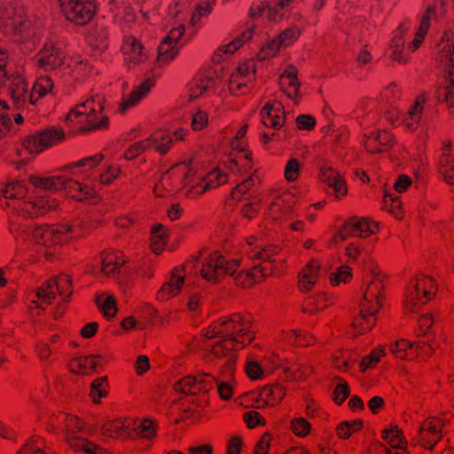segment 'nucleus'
<instances>
[{
	"label": "nucleus",
	"mask_w": 454,
	"mask_h": 454,
	"mask_svg": "<svg viewBox=\"0 0 454 454\" xmlns=\"http://www.w3.org/2000/svg\"><path fill=\"white\" fill-rule=\"evenodd\" d=\"M148 137L130 145L124 152V158L132 160L137 158L145 150L150 149Z\"/></svg>",
	"instance_id": "obj_59"
},
{
	"label": "nucleus",
	"mask_w": 454,
	"mask_h": 454,
	"mask_svg": "<svg viewBox=\"0 0 454 454\" xmlns=\"http://www.w3.org/2000/svg\"><path fill=\"white\" fill-rule=\"evenodd\" d=\"M10 232L27 245L34 261L44 258L47 262L55 259L58 247L67 243L74 232L73 225H27L12 219L9 224Z\"/></svg>",
	"instance_id": "obj_1"
},
{
	"label": "nucleus",
	"mask_w": 454,
	"mask_h": 454,
	"mask_svg": "<svg viewBox=\"0 0 454 454\" xmlns=\"http://www.w3.org/2000/svg\"><path fill=\"white\" fill-rule=\"evenodd\" d=\"M62 179L60 178V176H49V177H42L38 176L32 175L28 178V182L35 186V188L39 189H45V190H53V191H59L61 190V185L63 183H61Z\"/></svg>",
	"instance_id": "obj_49"
},
{
	"label": "nucleus",
	"mask_w": 454,
	"mask_h": 454,
	"mask_svg": "<svg viewBox=\"0 0 454 454\" xmlns=\"http://www.w3.org/2000/svg\"><path fill=\"white\" fill-rule=\"evenodd\" d=\"M389 348L395 357L412 360L418 356L419 349L427 352V348H430V346L426 342H410L405 339H401L391 344Z\"/></svg>",
	"instance_id": "obj_27"
},
{
	"label": "nucleus",
	"mask_w": 454,
	"mask_h": 454,
	"mask_svg": "<svg viewBox=\"0 0 454 454\" xmlns=\"http://www.w3.org/2000/svg\"><path fill=\"white\" fill-rule=\"evenodd\" d=\"M286 339L294 345L300 347L309 346L315 341L314 336L308 333L302 332L301 330L291 331L286 334Z\"/></svg>",
	"instance_id": "obj_57"
},
{
	"label": "nucleus",
	"mask_w": 454,
	"mask_h": 454,
	"mask_svg": "<svg viewBox=\"0 0 454 454\" xmlns=\"http://www.w3.org/2000/svg\"><path fill=\"white\" fill-rule=\"evenodd\" d=\"M99 359H102V356L96 355L72 358L68 363V370L74 374H90L95 372L98 367H102Z\"/></svg>",
	"instance_id": "obj_28"
},
{
	"label": "nucleus",
	"mask_w": 454,
	"mask_h": 454,
	"mask_svg": "<svg viewBox=\"0 0 454 454\" xmlns=\"http://www.w3.org/2000/svg\"><path fill=\"white\" fill-rule=\"evenodd\" d=\"M59 3L65 18L78 26L90 22L97 11L95 0H59Z\"/></svg>",
	"instance_id": "obj_8"
},
{
	"label": "nucleus",
	"mask_w": 454,
	"mask_h": 454,
	"mask_svg": "<svg viewBox=\"0 0 454 454\" xmlns=\"http://www.w3.org/2000/svg\"><path fill=\"white\" fill-rule=\"evenodd\" d=\"M168 236V231L163 224L156 223L152 226L150 245L153 253L160 254L165 249Z\"/></svg>",
	"instance_id": "obj_43"
},
{
	"label": "nucleus",
	"mask_w": 454,
	"mask_h": 454,
	"mask_svg": "<svg viewBox=\"0 0 454 454\" xmlns=\"http://www.w3.org/2000/svg\"><path fill=\"white\" fill-rule=\"evenodd\" d=\"M267 265H255L248 270L238 271V269L233 274H229L233 277L236 286L243 288H250L255 284L261 283L265 277L272 275L271 267Z\"/></svg>",
	"instance_id": "obj_19"
},
{
	"label": "nucleus",
	"mask_w": 454,
	"mask_h": 454,
	"mask_svg": "<svg viewBox=\"0 0 454 454\" xmlns=\"http://www.w3.org/2000/svg\"><path fill=\"white\" fill-rule=\"evenodd\" d=\"M131 419H113L105 422L101 432L104 436L113 439H129Z\"/></svg>",
	"instance_id": "obj_29"
},
{
	"label": "nucleus",
	"mask_w": 454,
	"mask_h": 454,
	"mask_svg": "<svg viewBox=\"0 0 454 454\" xmlns=\"http://www.w3.org/2000/svg\"><path fill=\"white\" fill-rule=\"evenodd\" d=\"M254 319L248 313H234L214 321L204 333L207 339L228 338L239 347L249 345L254 339Z\"/></svg>",
	"instance_id": "obj_2"
},
{
	"label": "nucleus",
	"mask_w": 454,
	"mask_h": 454,
	"mask_svg": "<svg viewBox=\"0 0 454 454\" xmlns=\"http://www.w3.org/2000/svg\"><path fill=\"white\" fill-rule=\"evenodd\" d=\"M279 250L280 249L277 246L269 245L260 248H251L247 254L251 259L256 258L262 260L258 265H267L266 267H271L272 274H274L273 265L277 262L276 259H274V256L278 255Z\"/></svg>",
	"instance_id": "obj_39"
},
{
	"label": "nucleus",
	"mask_w": 454,
	"mask_h": 454,
	"mask_svg": "<svg viewBox=\"0 0 454 454\" xmlns=\"http://www.w3.org/2000/svg\"><path fill=\"white\" fill-rule=\"evenodd\" d=\"M190 261L186 263L176 267L167 282H165L156 294V298L159 301H168L170 298L177 295L184 286L185 277V268L189 265Z\"/></svg>",
	"instance_id": "obj_18"
},
{
	"label": "nucleus",
	"mask_w": 454,
	"mask_h": 454,
	"mask_svg": "<svg viewBox=\"0 0 454 454\" xmlns=\"http://www.w3.org/2000/svg\"><path fill=\"white\" fill-rule=\"evenodd\" d=\"M263 125L274 129H281L286 121V113L280 102H268L261 110Z\"/></svg>",
	"instance_id": "obj_24"
},
{
	"label": "nucleus",
	"mask_w": 454,
	"mask_h": 454,
	"mask_svg": "<svg viewBox=\"0 0 454 454\" xmlns=\"http://www.w3.org/2000/svg\"><path fill=\"white\" fill-rule=\"evenodd\" d=\"M85 116V125L79 128L81 133H87L95 130L107 129L109 127V118L107 115L98 114V113L83 114L82 116Z\"/></svg>",
	"instance_id": "obj_41"
},
{
	"label": "nucleus",
	"mask_w": 454,
	"mask_h": 454,
	"mask_svg": "<svg viewBox=\"0 0 454 454\" xmlns=\"http://www.w3.org/2000/svg\"><path fill=\"white\" fill-rule=\"evenodd\" d=\"M258 177L251 175L241 183H239L231 192V197L236 200H240L242 196L247 193L251 187L255 184Z\"/></svg>",
	"instance_id": "obj_62"
},
{
	"label": "nucleus",
	"mask_w": 454,
	"mask_h": 454,
	"mask_svg": "<svg viewBox=\"0 0 454 454\" xmlns=\"http://www.w3.org/2000/svg\"><path fill=\"white\" fill-rule=\"evenodd\" d=\"M179 51V47L165 38L158 47V62L167 64L172 60Z\"/></svg>",
	"instance_id": "obj_51"
},
{
	"label": "nucleus",
	"mask_w": 454,
	"mask_h": 454,
	"mask_svg": "<svg viewBox=\"0 0 454 454\" xmlns=\"http://www.w3.org/2000/svg\"><path fill=\"white\" fill-rule=\"evenodd\" d=\"M427 101V97L426 93H420L411 106L403 121V125L408 130L414 131L418 129Z\"/></svg>",
	"instance_id": "obj_30"
},
{
	"label": "nucleus",
	"mask_w": 454,
	"mask_h": 454,
	"mask_svg": "<svg viewBox=\"0 0 454 454\" xmlns=\"http://www.w3.org/2000/svg\"><path fill=\"white\" fill-rule=\"evenodd\" d=\"M108 394L107 377H100L91 383L90 396L93 403H98L101 397L106 396Z\"/></svg>",
	"instance_id": "obj_53"
},
{
	"label": "nucleus",
	"mask_w": 454,
	"mask_h": 454,
	"mask_svg": "<svg viewBox=\"0 0 454 454\" xmlns=\"http://www.w3.org/2000/svg\"><path fill=\"white\" fill-rule=\"evenodd\" d=\"M292 432L300 437L308 435L311 430V425L303 418H295L291 421Z\"/></svg>",
	"instance_id": "obj_63"
},
{
	"label": "nucleus",
	"mask_w": 454,
	"mask_h": 454,
	"mask_svg": "<svg viewBox=\"0 0 454 454\" xmlns=\"http://www.w3.org/2000/svg\"><path fill=\"white\" fill-rule=\"evenodd\" d=\"M320 264L316 260L309 262L301 270L298 286L300 291H310L317 281Z\"/></svg>",
	"instance_id": "obj_32"
},
{
	"label": "nucleus",
	"mask_w": 454,
	"mask_h": 454,
	"mask_svg": "<svg viewBox=\"0 0 454 454\" xmlns=\"http://www.w3.org/2000/svg\"><path fill=\"white\" fill-rule=\"evenodd\" d=\"M378 231V223L366 217L353 216L348 219L342 228L334 234L333 240L342 242L348 237L366 238Z\"/></svg>",
	"instance_id": "obj_9"
},
{
	"label": "nucleus",
	"mask_w": 454,
	"mask_h": 454,
	"mask_svg": "<svg viewBox=\"0 0 454 454\" xmlns=\"http://www.w3.org/2000/svg\"><path fill=\"white\" fill-rule=\"evenodd\" d=\"M301 35V29L293 26L282 31L278 36L262 47L257 53V59L261 61L275 57L281 47L293 44Z\"/></svg>",
	"instance_id": "obj_14"
},
{
	"label": "nucleus",
	"mask_w": 454,
	"mask_h": 454,
	"mask_svg": "<svg viewBox=\"0 0 454 454\" xmlns=\"http://www.w3.org/2000/svg\"><path fill=\"white\" fill-rule=\"evenodd\" d=\"M435 14V8L432 5L428 6L422 15L419 29L415 35V37L411 43L413 51L417 50L422 42L424 41L425 35H427L429 27L431 18Z\"/></svg>",
	"instance_id": "obj_47"
},
{
	"label": "nucleus",
	"mask_w": 454,
	"mask_h": 454,
	"mask_svg": "<svg viewBox=\"0 0 454 454\" xmlns=\"http://www.w3.org/2000/svg\"><path fill=\"white\" fill-rule=\"evenodd\" d=\"M319 179L334 191L336 197L341 198L347 195L348 187L343 176L329 165H323L320 168Z\"/></svg>",
	"instance_id": "obj_23"
},
{
	"label": "nucleus",
	"mask_w": 454,
	"mask_h": 454,
	"mask_svg": "<svg viewBox=\"0 0 454 454\" xmlns=\"http://www.w3.org/2000/svg\"><path fill=\"white\" fill-rule=\"evenodd\" d=\"M60 178L62 179L61 183H63L61 190H66L75 200H83L86 198L92 197L94 191L90 186L65 176H60Z\"/></svg>",
	"instance_id": "obj_38"
},
{
	"label": "nucleus",
	"mask_w": 454,
	"mask_h": 454,
	"mask_svg": "<svg viewBox=\"0 0 454 454\" xmlns=\"http://www.w3.org/2000/svg\"><path fill=\"white\" fill-rule=\"evenodd\" d=\"M27 14L22 7L8 5L0 12V27L7 35L21 34L26 27Z\"/></svg>",
	"instance_id": "obj_11"
},
{
	"label": "nucleus",
	"mask_w": 454,
	"mask_h": 454,
	"mask_svg": "<svg viewBox=\"0 0 454 454\" xmlns=\"http://www.w3.org/2000/svg\"><path fill=\"white\" fill-rule=\"evenodd\" d=\"M8 92L12 98V106L22 113L28 111L29 93L28 84L22 75H16L9 80Z\"/></svg>",
	"instance_id": "obj_17"
},
{
	"label": "nucleus",
	"mask_w": 454,
	"mask_h": 454,
	"mask_svg": "<svg viewBox=\"0 0 454 454\" xmlns=\"http://www.w3.org/2000/svg\"><path fill=\"white\" fill-rule=\"evenodd\" d=\"M382 439L394 449H400V451L388 450L386 454H411L403 445H407V441L403 435V431L397 426L391 427L389 429H384L381 432Z\"/></svg>",
	"instance_id": "obj_34"
},
{
	"label": "nucleus",
	"mask_w": 454,
	"mask_h": 454,
	"mask_svg": "<svg viewBox=\"0 0 454 454\" xmlns=\"http://www.w3.org/2000/svg\"><path fill=\"white\" fill-rule=\"evenodd\" d=\"M105 108V97L102 94H91L83 103L77 105L67 115V121H74L77 117L82 116L83 114L98 113L101 114Z\"/></svg>",
	"instance_id": "obj_25"
},
{
	"label": "nucleus",
	"mask_w": 454,
	"mask_h": 454,
	"mask_svg": "<svg viewBox=\"0 0 454 454\" xmlns=\"http://www.w3.org/2000/svg\"><path fill=\"white\" fill-rule=\"evenodd\" d=\"M65 138V133L60 129L49 128L28 137L24 141V146L31 153H38L53 145L61 142Z\"/></svg>",
	"instance_id": "obj_15"
},
{
	"label": "nucleus",
	"mask_w": 454,
	"mask_h": 454,
	"mask_svg": "<svg viewBox=\"0 0 454 454\" xmlns=\"http://www.w3.org/2000/svg\"><path fill=\"white\" fill-rule=\"evenodd\" d=\"M56 293L64 301H67L73 294L72 278L67 274H59L43 283L36 291L37 301H32L36 308L45 309V306L51 304L56 298Z\"/></svg>",
	"instance_id": "obj_6"
},
{
	"label": "nucleus",
	"mask_w": 454,
	"mask_h": 454,
	"mask_svg": "<svg viewBox=\"0 0 454 454\" xmlns=\"http://www.w3.org/2000/svg\"><path fill=\"white\" fill-rule=\"evenodd\" d=\"M129 439L152 440L156 436L157 425L150 419L132 421L130 423Z\"/></svg>",
	"instance_id": "obj_37"
},
{
	"label": "nucleus",
	"mask_w": 454,
	"mask_h": 454,
	"mask_svg": "<svg viewBox=\"0 0 454 454\" xmlns=\"http://www.w3.org/2000/svg\"><path fill=\"white\" fill-rule=\"evenodd\" d=\"M363 427L361 419L341 422L336 428L338 436L341 439H348L353 433L359 431Z\"/></svg>",
	"instance_id": "obj_56"
},
{
	"label": "nucleus",
	"mask_w": 454,
	"mask_h": 454,
	"mask_svg": "<svg viewBox=\"0 0 454 454\" xmlns=\"http://www.w3.org/2000/svg\"><path fill=\"white\" fill-rule=\"evenodd\" d=\"M69 447L72 450H74V451L81 450L86 454H110V452L106 449H105L90 441H88L84 437L70 438L69 439Z\"/></svg>",
	"instance_id": "obj_46"
},
{
	"label": "nucleus",
	"mask_w": 454,
	"mask_h": 454,
	"mask_svg": "<svg viewBox=\"0 0 454 454\" xmlns=\"http://www.w3.org/2000/svg\"><path fill=\"white\" fill-rule=\"evenodd\" d=\"M245 347H239L231 339L222 338L219 341L215 342L211 350L210 356L215 358L227 357V360L223 367V373H226L227 376H232L235 370V356L233 352L244 348Z\"/></svg>",
	"instance_id": "obj_16"
},
{
	"label": "nucleus",
	"mask_w": 454,
	"mask_h": 454,
	"mask_svg": "<svg viewBox=\"0 0 454 454\" xmlns=\"http://www.w3.org/2000/svg\"><path fill=\"white\" fill-rule=\"evenodd\" d=\"M125 263L123 254L120 251L105 252L102 254L101 270L110 275Z\"/></svg>",
	"instance_id": "obj_45"
},
{
	"label": "nucleus",
	"mask_w": 454,
	"mask_h": 454,
	"mask_svg": "<svg viewBox=\"0 0 454 454\" xmlns=\"http://www.w3.org/2000/svg\"><path fill=\"white\" fill-rule=\"evenodd\" d=\"M403 38L395 35L389 47V58L399 64H406L409 60V57L403 53Z\"/></svg>",
	"instance_id": "obj_50"
},
{
	"label": "nucleus",
	"mask_w": 454,
	"mask_h": 454,
	"mask_svg": "<svg viewBox=\"0 0 454 454\" xmlns=\"http://www.w3.org/2000/svg\"><path fill=\"white\" fill-rule=\"evenodd\" d=\"M52 423L55 428L64 433L65 440L68 445L70 438H82L79 434L84 432V423L80 418L71 414L60 413L55 419H52Z\"/></svg>",
	"instance_id": "obj_20"
},
{
	"label": "nucleus",
	"mask_w": 454,
	"mask_h": 454,
	"mask_svg": "<svg viewBox=\"0 0 454 454\" xmlns=\"http://www.w3.org/2000/svg\"><path fill=\"white\" fill-rule=\"evenodd\" d=\"M122 51L129 63L138 64L147 59V53L140 41L133 36H127L122 44Z\"/></svg>",
	"instance_id": "obj_33"
},
{
	"label": "nucleus",
	"mask_w": 454,
	"mask_h": 454,
	"mask_svg": "<svg viewBox=\"0 0 454 454\" xmlns=\"http://www.w3.org/2000/svg\"><path fill=\"white\" fill-rule=\"evenodd\" d=\"M286 395V390L282 385H267L260 392V399L262 404H258V408L264 406L275 407L278 405Z\"/></svg>",
	"instance_id": "obj_35"
},
{
	"label": "nucleus",
	"mask_w": 454,
	"mask_h": 454,
	"mask_svg": "<svg viewBox=\"0 0 454 454\" xmlns=\"http://www.w3.org/2000/svg\"><path fill=\"white\" fill-rule=\"evenodd\" d=\"M437 98L444 102L450 111L454 110V80L448 81L446 85L437 90Z\"/></svg>",
	"instance_id": "obj_54"
},
{
	"label": "nucleus",
	"mask_w": 454,
	"mask_h": 454,
	"mask_svg": "<svg viewBox=\"0 0 454 454\" xmlns=\"http://www.w3.org/2000/svg\"><path fill=\"white\" fill-rule=\"evenodd\" d=\"M215 384H217V392L221 399L230 400L232 397L233 386L230 382L218 381L212 374L206 372L187 375L180 379L174 385V388L177 392L193 395L198 392H209Z\"/></svg>",
	"instance_id": "obj_5"
},
{
	"label": "nucleus",
	"mask_w": 454,
	"mask_h": 454,
	"mask_svg": "<svg viewBox=\"0 0 454 454\" xmlns=\"http://www.w3.org/2000/svg\"><path fill=\"white\" fill-rule=\"evenodd\" d=\"M437 289V283L433 277L423 273L414 275L408 282L404 293L403 303L405 312H419L435 296Z\"/></svg>",
	"instance_id": "obj_4"
},
{
	"label": "nucleus",
	"mask_w": 454,
	"mask_h": 454,
	"mask_svg": "<svg viewBox=\"0 0 454 454\" xmlns=\"http://www.w3.org/2000/svg\"><path fill=\"white\" fill-rule=\"evenodd\" d=\"M295 203L296 198L293 193L284 192L270 203V210L275 218H278L281 214L291 212Z\"/></svg>",
	"instance_id": "obj_40"
},
{
	"label": "nucleus",
	"mask_w": 454,
	"mask_h": 454,
	"mask_svg": "<svg viewBox=\"0 0 454 454\" xmlns=\"http://www.w3.org/2000/svg\"><path fill=\"white\" fill-rule=\"evenodd\" d=\"M328 306L325 294L307 297L301 304V311L304 314L314 315L325 309Z\"/></svg>",
	"instance_id": "obj_48"
},
{
	"label": "nucleus",
	"mask_w": 454,
	"mask_h": 454,
	"mask_svg": "<svg viewBox=\"0 0 454 454\" xmlns=\"http://www.w3.org/2000/svg\"><path fill=\"white\" fill-rule=\"evenodd\" d=\"M297 74V68L294 66H289L279 77V86L282 91L290 98H296L299 95L300 82Z\"/></svg>",
	"instance_id": "obj_31"
},
{
	"label": "nucleus",
	"mask_w": 454,
	"mask_h": 454,
	"mask_svg": "<svg viewBox=\"0 0 454 454\" xmlns=\"http://www.w3.org/2000/svg\"><path fill=\"white\" fill-rule=\"evenodd\" d=\"M65 53L53 42H47L36 56L37 65L47 70H54L64 63Z\"/></svg>",
	"instance_id": "obj_21"
},
{
	"label": "nucleus",
	"mask_w": 454,
	"mask_h": 454,
	"mask_svg": "<svg viewBox=\"0 0 454 454\" xmlns=\"http://www.w3.org/2000/svg\"><path fill=\"white\" fill-rule=\"evenodd\" d=\"M153 85V80H145L126 98L122 99L119 106V112L121 114H124L129 108L137 105L144 97L147 95Z\"/></svg>",
	"instance_id": "obj_36"
},
{
	"label": "nucleus",
	"mask_w": 454,
	"mask_h": 454,
	"mask_svg": "<svg viewBox=\"0 0 454 454\" xmlns=\"http://www.w3.org/2000/svg\"><path fill=\"white\" fill-rule=\"evenodd\" d=\"M254 63L248 61L240 64L229 78V90L235 96L246 94L249 83L255 78Z\"/></svg>",
	"instance_id": "obj_13"
},
{
	"label": "nucleus",
	"mask_w": 454,
	"mask_h": 454,
	"mask_svg": "<svg viewBox=\"0 0 454 454\" xmlns=\"http://www.w3.org/2000/svg\"><path fill=\"white\" fill-rule=\"evenodd\" d=\"M179 175L183 176L184 185H186L192 183L191 177L194 175V172L185 163L176 164L170 171H168L166 175L162 176L160 182H164L167 177H170L171 176Z\"/></svg>",
	"instance_id": "obj_58"
},
{
	"label": "nucleus",
	"mask_w": 454,
	"mask_h": 454,
	"mask_svg": "<svg viewBox=\"0 0 454 454\" xmlns=\"http://www.w3.org/2000/svg\"><path fill=\"white\" fill-rule=\"evenodd\" d=\"M255 26L252 25L240 35H239L232 42L225 45V52L234 53L238 51L245 43L250 41L253 37Z\"/></svg>",
	"instance_id": "obj_55"
},
{
	"label": "nucleus",
	"mask_w": 454,
	"mask_h": 454,
	"mask_svg": "<svg viewBox=\"0 0 454 454\" xmlns=\"http://www.w3.org/2000/svg\"><path fill=\"white\" fill-rule=\"evenodd\" d=\"M228 181V176L225 173L218 168L209 172L201 181L200 184L193 185L187 192L186 196L189 198H195L207 191L215 188L219 185L225 184Z\"/></svg>",
	"instance_id": "obj_26"
},
{
	"label": "nucleus",
	"mask_w": 454,
	"mask_h": 454,
	"mask_svg": "<svg viewBox=\"0 0 454 454\" xmlns=\"http://www.w3.org/2000/svg\"><path fill=\"white\" fill-rule=\"evenodd\" d=\"M443 423L435 417L425 419L418 430L417 435L411 441V445H420L424 449L432 450L442 437Z\"/></svg>",
	"instance_id": "obj_10"
},
{
	"label": "nucleus",
	"mask_w": 454,
	"mask_h": 454,
	"mask_svg": "<svg viewBox=\"0 0 454 454\" xmlns=\"http://www.w3.org/2000/svg\"><path fill=\"white\" fill-rule=\"evenodd\" d=\"M239 266L237 260L228 261L220 252L215 251L204 259L200 274L207 282L216 284L226 275L233 274Z\"/></svg>",
	"instance_id": "obj_7"
},
{
	"label": "nucleus",
	"mask_w": 454,
	"mask_h": 454,
	"mask_svg": "<svg viewBox=\"0 0 454 454\" xmlns=\"http://www.w3.org/2000/svg\"><path fill=\"white\" fill-rule=\"evenodd\" d=\"M53 81L49 76L44 75L38 77L35 80L33 88L29 93L28 104L31 106H35L40 98L51 93L53 90Z\"/></svg>",
	"instance_id": "obj_42"
},
{
	"label": "nucleus",
	"mask_w": 454,
	"mask_h": 454,
	"mask_svg": "<svg viewBox=\"0 0 454 454\" xmlns=\"http://www.w3.org/2000/svg\"><path fill=\"white\" fill-rule=\"evenodd\" d=\"M439 170L443 176L445 181L450 184H454V157L443 153L439 161Z\"/></svg>",
	"instance_id": "obj_52"
},
{
	"label": "nucleus",
	"mask_w": 454,
	"mask_h": 454,
	"mask_svg": "<svg viewBox=\"0 0 454 454\" xmlns=\"http://www.w3.org/2000/svg\"><path fill=\"white\" fill-rule=\"evenodd\" d=\"M385 355V351L382 348H374L369 355L364 356L360 363V369L362 372L366 371L370 368H374L380 358Z\"/></svg>",
	"instance_id": "obj_60"
},
{
	"label": "nucleus",
	"mask_w": 454,
	"mask_h": 454,
	"mask_svg": "<svg viewBox=\"0 0 454 454\" xmlns=\"http://www.w3.org/2000/svg\"><path fill=\"white\" fill-rule=\"evenodd\" d=\"M27 190L24 182L22 181H14L7 184L4 190L3 191V199L4 201L1 200L2 206H4L12 210V215L10 216L9 222L14 217V219H18L20 215H18V211L13 207L12 203L21 201L27 202L25 200Z\"/></svg>",
	"instance_id": "obj_22"
},
{
	"label": "nucleus",
	"mask_w": 454,
	"mask_h": 454,
	"mask_svg": "<svg viewBox=\"0 0 454 454\" xmlns=\"http://www.w3.org/2000/svg\"><path fill=\"white\" fill-rule=\"evenodd\" d=\"M56 199L49 196H40L27 202H14L12 206L18 211V215L23 218H33L43 215L58 207Z\"/></svg>",
	"instance_id": "obj_12"
},
{
	"label": "nucleus",
	"mask_w": 454,
	"mask_h": 454,
	"mask_svg": "<svg viewBox=\"0 0 454 454\" xmlns=\"http://www.w3.org/2000/svg\"><path fill=\"white\" fill-rule=\"evenodd\" d=\"M383 291L384 284L378 278L372 280L368 284L360 303V313L354 318L351 324V326L356 330L357 334L365 333L375 325V314L382 305Z\"/></svg>",
	"instance_id": "obj_3"
},
{
	"label": "nucleus",
	"mask_w": 454,
	"mask_h": 454,
	"mask_svg": "<svg viewBox=\"0 0 454 454\" xmlns=\"http://www.w3.org/2000/svg\"><path fill=\"white\" fill-rule=\"evenodd\" d=\"M151 148L165 155L173 145V137L166 131H155L148 137Z\"/></svg>",
	"instance_id": "obj_44"
},
{
	"label": "nucleus",
	"mask_w": 454,
	"mask_h": 454,
	"mask_svg": "<svg viewBox=\"0 0 454 454\" xmlns=\"http://www.w3.org/2000/svg\"><path fill=\"white\" fill-rule=\"evenodd\" d=\"M285 178L288 182L296 181L301 175V163L295 158H291L285 167Z\"/></svg>",
	"instance_id": "obj_64"
},
{
	"label": "nucleus",
	"mask_w": 454,
	"mask_h": 454,
	"mask_svg": "<svg viewBox=\"0 0 454 454\" xmlns=\"http://www.w3.org/2000/svg\"><path fill=\"white\" fill-rule=\"evenodd\" d=\"M43 440L40 437H31L17 452V454H46L43 450Z\"/></svg>",
	"instance_id": "obj_61"
}]
</instances>
